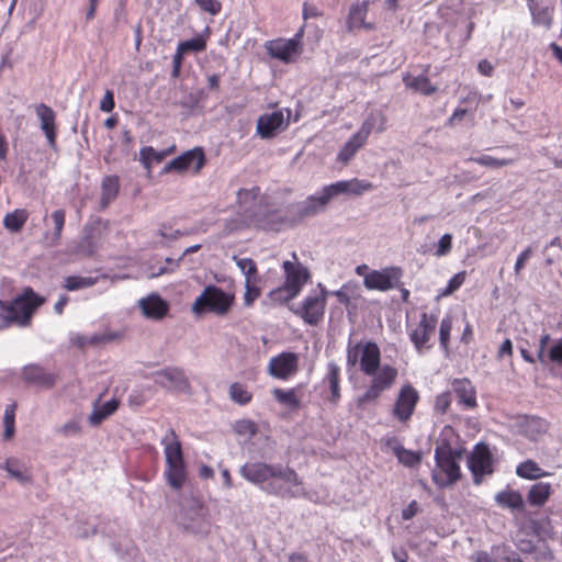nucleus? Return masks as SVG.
<instances>
[{
  "mask_svg": "<svg viewBox=\"0 0 562 562\" xmlns=\"http://www.w3.org/2000/svg\"><path fill=\"white\" fill-rule=\"evenodd\" d=\"M359 362L360 370L371 376L370 384L359 397V404L376 402L396 381L398 371L391 364L380 366L381 351L373 341L357 342L347 348V366L352 368Z\"/></svg>",
  "mask_w": 562,
  "mask_h": 562,
  "instance_id": "obj_1",
  "label": "nucleus"
},
{
  "mask_svg": "<svg viewBox=\"0 0 562 562\" xmlns=\"http://www.w3.org/2000/svg\"><path fill=\"white\" fill-rule=\"evenodd\" d=\"M239 473L269 495L282 498H297L306 495L302 477L289 465L251 462L244 464Z\"/></svg>",
  "mask_w": 562,
  "mask_h": 562,
  "instance_id": "obj_2",
  "label": "nucleus"
},
{
  "mask_svg": "<svg viewBox=\"0 0 562 562\" xmlns=\"http://www.w3.org/2000/svg\"><path fill=\"white\" fill-rule=\"evenodd\" d=\"M45 303V297L27 286L12 301L0 300V330L16 324L29 326L36 310Z\"/></svg>",
  "mask_w": 562,
  "mask_h": 562,
  "instance_id": "obj_3",
  "label": "nucleus"
},
{
  "mask_svg": "<svg viewBox=\"0 0 562 562\" xmlns=\"http://www.w3.org/2000/svg\"><path fill=\"white\" fill-rule=\"evenodd\" d=\"M166 467L164 476L170 487L179 491L183 487L188 471L183 458L182 445L178 435L173 429H169L167 435L161 439Z\"/></svg>",
  "mask_w": 562,
  "mask_h": 562,
  "instance_id": "obj_4",
  "label": "nucleus"
},
{
  "mask_svg": "<svg viewBox=\"0 0 562 562\" xmlns=\"http://www.w3.org/2000/svg\"><path fill=\"white\" fill-rule=\"evenodd\" d=\"M461 453L453 450L450 445L438 446L435 450L436 469L432 472V481L439 487H447L461 477V469L458 460Z\"/></svg>",
  "mask_w": 562,
  "mask_h": 562,
  "instance_id": "obj_5",
  "label": "nucleus"
},
{
  "mask_svg": "<svg viewBox=\"0 0 562 562\" xmlns=\"http://www.w3.org/2000/svg\"><path fill=\"white\" fill-rule=\"evenodd\" d=\"M234 304V295L225 292L223 289L210 284L204 288L202 293L195 299L191 311L196 316L207 313L223 316L227 314Z\"/></svg>",
  "mask_w": 562,
  "mask_h": 562,
  "instance_id": "obj_6",
  "label": "nucleus"
},
{
  "mask_svg": "<svg viewBox=\"0 0 562 562\" xmlns=\"http://www.w3.org/2000/svg\"><path fill=\"white\" fill-rule=\"evenodd\" d=\"M494 463L495 460L488 445L479 442L473 447L468 457V468L475 485L482 484L485 476L494 473Z\"/></svg>",
  "mask_w": 562,
  "mask_h": 562,
  "instance_id": "obj_7",
  "label": "nucleus"
},
{
  "mask_svg": "<svg viewBox=\"0 0 562 562\" xmlns=\"http://www.w3.org/2000/svg\"><path fill=\"white\" fill-rule=\"evenodd\" d=\"M438 325V316L432 313L423 312L419 322L407 327L409 340L414 345L417 352L432 348L430 342Z\"/></svg>",
  "mask_w": 562,
  "mask_h": 562,
  "instance_id": "obj_8",
  "label": "nucleus"
},
{
  "mask_svg": "<svg viewBox=\"0 0 562 562\" xmlns=\"http://www.w3.org/2000/svg\"><path fill=\"white\" fill-rule=\"evenodd\" d=\"M419 400L420 395L416 387L411 383L402 385L392 408L393 418L403 425H407L416 411Z\"/></svg>",
  "mask_w": 562,
  "mask_h": 562,
  "instance_id": "obj_9",
  "label": "nucleus"
},
{
  "mask_svg": "<svg viewBox=\"0 0 562 562\" xmlns=\"http://www.w3.org/2000/svg\"><path fill=\"white\" fill-rule=\"evenodd\" d=\"M327 292L324 288L318 293L307 295L302 305L294 310V314L301 317L305 324L317 326L325 315Z\"/></svg>",
  "mask_w": 562,
  "mask_h": 562,
  "instance_id": "obj_10",
  "label": "nucleus"
},
{
  "mask_svg": "<svg viewBox=\"0 0 562 562\" xmlns=\"http://www.w3.org/2000/svg\"><path fill=\"white\" fill-rule=\"evenodd\" d=\"M329 199H326L324 189L318 195H310L306 200L288 206L289 224L295 225L303 222L307 217L315 216L323 210Z\"/></svg>",
  "mask_w": 562,
  "mask_h": 562,
  "instance_id": "obj_11",
  "label": "nucleus"
},
{
  "mask_svg": "<svg viewBox=\"0 0 562 562\" xmlns=\"http://www.w3.org/2000/svg\"><path fill=\"white\" fill-rule=\"evenodd\" d=\"M403 271L400 267H386L381 270H371L364 276L363 285L368 290H376L381 292L398 288Z\"/></svg>",
  "mask_w": 562,
  "mask_h": 562,
  "instance_id": "obj_12",
  "label": "nucleus"
},
{
  "mask_svg": "<svg viewBox=\"0 0 562 562\" xmlns=\"http://www.w3.org/2000/svg\"><path fill=\"white\" fill-rule=\"evenodd\" d=\"M205 165V154L201 147L187 150L180 156L165 165L162 172L168 173L176 171L183 173L191 171L193 175L200 173Z\"/></svg>",
  "mask_w": 562,
  "mask_h": 562,
  "instance_id": "obj_13",
  "label": "nucleus"
},
{
  "mask_svg": "<svg viewBox=\"0 0 562 562\" xmlns=\"http://www.w3.org/2000/svg\"><path fill=\"white\" fill-rule=\"evenodd\" d=\"M299 367L300 357L297 353L282 351L269 360L267 371L274 379L288 381L297 373Z\"/></svg>",
  "mask_w": 562,
  "mask_h": 562,
  "instance_id": "obj_14",
  "label": "nucleus"
},
{
  "mask_svg": "<svg viewBox=\"0 0 562 562\" xmlns=\"http://www.w3.org/2000/svg\"><path fill=\"white\" fill-rule=\"evenodd\" d=\"M302 31L295 34L294 37L284 40L277 38L268 41L265 44L267 53L283 63H291L295 56H299L302 52Z\"/></svg>",
  "mask_w": 562,
  "mask_h": 562,
  "instance_id": "obj_15",
  "label": "nucleus"
},
{
  "mask_svg": "<svg viewBox=\"0 0 562 562\" xmlns=\"http://www.w3.org/2000/svg\"><path fill=\"white\" fill-rule=\"evenodd\" d=\"M282 268L285 276L283 285L290 291V297H296L311 278L310 271L301 263L288 260L283 262Z\"/></svg>",
  "mask_w": 562,
  "mask_h": 562,
  "instance_id": "obj_16",
  "label": "nucleus"
},
{
  "mask_svg": "<svg viewBox=\"0 0 562 562\" xmlns=\"http://www.w3.org/2000/svg\"><path fill=\"white\" fill-rule=\"evenodd\" d=\"M551 336L543 333L538 341V362L543 366L562 367V339H555L549 346Z\"/></svg>",
  "mask_w": 562,
  "mask_h": 562,
  "instance_id": "obj_17",
  "label": "nucleus"
},
{
  "mask_svg": "<svg viewBox=\"0 0 562 562\" xmlns=\"http://www.w3.org/2000/svg\"><path fill=\"white\" fill-rule=\"evenodd\" d=\"M289 121L285 120L283 111L278 110L272 113H265L257 121V134L265 139L272 138L280 130H285Z\"/></svg>",
  "mask_w": 562,
  "mask_h": 562,
  "instance_id": "obj_18",
  "label": "nucleus"
},
{
  "mask_svg": "<svg viewBox=\"0 0 562 562\" xmlns=\"http://www.w3.org/2000/svg\"><path fill=\"white\" fill-rule=\"evenodd\" d=\"M374 186L366 180L353 178L351 180H341L329 186L324 187L326 199L329 201L338 194L348 193L353 195H361L362 193L370 191Z\"/></svg>",
  "mask_w": 562,
  "mask_h": 562,
  "instance_id": "obj_19",
  "label": "nucleus"
},
{
  "mask_svg": "<svg viewBox=\"0 0 562 562\" xmlns=\"http://www.w3.org/2000/svg\"><path fill=\"white\" fill-rule=\"evenodd\" d=\"M284 223H289V215L283 217L278 210L262 212L260 209L259 212L247 215L245 227L254 226L265 231H279Z\"/></svg>",
  "mask_w": 562,
  "mask_h": 562,
  "instance_id": "obj_20",
  "label": "nucleus"
},
{
  "mask_svg": "<svg viewBox=\"0 0 562 562\" xmlns=\"http://www.w3.org/2000/svg\"><path fill=\"white\" fill-rule=\"evenodd\" d=\"M260 188L240 189L237 192V204L240 211V226L247 225V215L257 213L261 209Z\"/></svg>",
  "mask_w": 562,
  "mask_h": 562,
  "instance_id": "obj_21",
  "label": "nucleus"
},
{
  "mask_svg": "<svg viewBox=\"0 0 562 562\" xmlns=\"http://www.w3.org/2000/svg\"><path fill=\"white\" fill-rule=\"evenodd\" d=\"M451 385L458 403L464 409H474L477 406L475 386L468 378L454 379Z\"/></svg>",
  "mask_w": 562,
  "mask_h": 562,
  "instance_id": "obj_22",
  "label": "nucleus"
},
{
  "mask_svg": "<svg viewBox=\"0 0 562 562\" xmlns=\"http://www.w3.org/2000/svg\"><path fill=\"white\" fill-rule=\"evenodd\" d=\"M36 115L41 121V128L44 132L48 144L54 147L56 144V114L54 110L45 103H40L35 106Z\"/></svg>",
  "mask_w": 562,
  "mask_h": 562,
  "instance_id": "obj_23",
  "label": "nucleus"
},
{
  "mask_svg": "<svg viewBox=\"0 0 562 562\" xmlns=\"http://www.w3.org/2000/svg\"><path fill=\"white\" fill-rule=\"evenodd\" d=\"M158 383L165 387L184 391L190 387L184 372L178 368H168L156 373Z\"/></svg>",
  "mask_w": 562,
  "mask_h": 562,
  "instance_id": "obj_24",
  "label": "nucleus"
},
{
  "mask_svg": "<svg viewBox=\"0 0 562 562\" xmlns=\"http://www.w3.org/2000/svg\"><path fill=\"white\" fill-rule=\"evenodd\" d=\"M23 378L26 382L42 387H52L56 383V375L44 368L32 364L23 369Z\"/></svg>",
  "mask_w": 562,
  "mask_h": 562,
  "instance_id": "obj_25",
  "label": "nucleus"
},
{
  "mask_svg": "<svg viewBox=\"0 0 562 562\" xmlns=\"http://www.w3.org/2000/svg\"><path fill=\"white\" fill-rule=\"evenodd\" d=\"M326 369L327 371L323 382L327 383L330 390L328 402L331 405L337 406L341 398L340 368L335 362H328Z\"/></svg>",
  "mask_w": 562,
  "mask_h": 562,
  "instance_id": "obj_26",
  "label": "nucleus"
},
{
  "mask_svg": "<svg viewBox=\"0 0 562 562\" xmlns=\"http://www.w3.org/2000/svg\"><path fill=\"white\" fill-rule=\"evenodd\" d=\"M301 389V385L288 390L276 387L272 390V396L282 406L292 411H299L302 404Z\"/></svg>",
  "mask_w": 562,
  "mask_h": 562,
  "instance_id": "obj_27",
  "label": "nucleus"
},
{
  "mask_svg": "<svg viewBox=\"0 0 562 562\" xmlns=\"http://www.w3.org/2000/svg\"><path fill=\"white\" fill-rule=\"evenodd\" d=\"M494 498L502 508L510 509L512 512L525 509V502L519 491L507 487L496 493Z\"/></svg>",
  "mask_w": 562,
  "mask_h": 562,
  "instance_id": "obj_28",
  "label": "nucleus"
},
{
  "mask_svg": "<svg viewBox=\"0 0 562 562\" xmlns=\"http://www.w3.org/2000/svg\"><path fill=\"white\" fill-rule=\"evenodd\" d=\"M143 313L150 318L160 319L169 311L168 303L159 295L153 294L140 301Z\"/></svg>",
  "mask_w": 562,
  "mask_h": 562,
  "instance_id": "obj_29",
  "label": "nucleus"
},
{
  "mask_svg": "<svg viewBox=\"0 0 562 562\" xmlns=\"http://www.w3.org/2000/svg\"><path fill=\"white\" fill-rule=\"evenodd\" d=\"M176 149L175 144L159 151L151 146H145L139 150V161L147 171H150L154 162H161L167 156L173 154Z\"/></svg>",
  "mask_w": 562,
  "mask_h": 562,
  "instance_id": "obj_30",
  "label": "nucleus"
},
{
  "mask_svg": "<svg viewBox=\"0 0 562 562\" xmlns=\"http://www.w3.org/2000/svg\"><path fill=\"white\" fill-rule=\"evenodd\" d=\"M387 127V117L381 112H371L366 120L362 122L359 133L364 139L368 140L372 131H376L378 133H382Z\"/></svg>",
  "mask_w": 562,
  "mask_h": 562,
  "instance_id": "obj_31",
  "label": "nucleus"
},
{
  "mask_svg": "<svg viewBox=\"0 0 562 562\" xmlns=\"http://www.w3.org/2000/svg\"><path fill=\"white\" fill-rule=\"evenodd\" d=\"M120 192V178L119 176H106L101 182V198L100 205L106 209L113 202Z\"/></svg>",
  "mask_w": 562,
  "mask_h": 562,
  "instance_id": "obj_32",
  "label": "nucleus"
},
{
  "mask_svg": "<svg viewBox=\"0 0 562 562\" xmlns=\"http://www.w3.org/2000/svg\"><path fill=\"white\" fill-rule=\"evenodd\" d=\"M403 82L411 90L426 97H429L437 91V87L426 76H412L406 74L403 76Z\"/></svg>",
  "mask_w": 562,
  "mask_h": 562,
  "instance_id": "obj_33",
  "label": "nucleus"
},
{
  "mask_svg": "<svg viewBox=\"0 0 562 562\" xmlns=\"http://www.w3.org/2000/svg\"><path fill=\"white\" fill-rule=\"evenodd\" d=\"M334 295L337 297V301L346 307L349 315L356 313L358 300L361 299L356 286L344 284L339 290L334 292Z\"/></svg>",
  "mask_w": 562,
  "mask_h": 562,
  "instance_id": "obj_34",
  "label": "nucleus"
},
{
  "mask_svg": "<svg viewBox=\"0 0 562 562\" xmlns=\"http://www.w3.org/2000/svg\"><path fill=\"white\" fill-rule=\"evenodd\" d=\"M552 495L550 483L539 482L530 486L527 494V502L531 506H543Z\"/></svg>",
  "mask_w": 562,
  "mask_h": 562,
  "instance_id": "obj_35",
  "label": "nucleus"
},
{
  "mask_svg": "<svg viewBox=\"0 0 562 562\" xmlns=\"http://www.w3.org/2000/svg\"><path fill=\"white\" fill-rule=\"evenodd\" d=\"M120 406V401L112 398L102 405L94 404L93 411L89 416V423L92 426H99L105 418L114 414Z\"/></svg>",
  "mask_w": 562,
  "mask_h": 562,
  "instance_id": "obj_36",
  "label": "nucleus"
},
{
  "mask_svg": "<svg viewBox=\"0 0 562 562\" xmlns=\"http://www.w3.org/2000/svg\"><path fill=\"white\" fill-rule=\"evenodd\" d=\"M366 143L367 139H364L359 133H355L339 150L337 155L338 161L344 165L348 164Z\"/></svg>",
  "mask_w": 562,
  "mask_h": 562,
  "instance_id": "obj_37",
  "label": "nucleus"
},
{
  "mask_svg": "<svg viewBox=\"0 0 562 562\" xmlns=\"http://www.w3.org/2000/svg\"><path fill=\"white\" fill-rule=\"evenodd\" d=\"M369 10V1H362L350 8L348 15V24L350 27H362L366 30H372L373 24L366 23L364 19Z\"/></svg>",
  "mask_w": 562,
  "mask_h": 562,
  "instance_id": "obj_38",
  "label": "nucleus"
},
{
  "mask_svg": "<svg viewBox=\"0 0 562 562\" xmlns=\"http://www.w3.org/2000/svg\"><path fill=\"white\" fill-rule=\"evenodd\" d=\"M29 218V212L25 209H15L8 213L3 218V226L12 232H20Z\"/></svg>",
  "mask_w": 562,
  "mask_h": 562,
  "instance_id": "obj_39",
  "label": "nucleus"
},
{
  "mask_svg": "<svg viewBox=\"0 0 562 562\" xmlns=\"http://www.w3.org/2000/svg\"><path fill=\"white\" fill-rule=\"evenodd\" d=\"M516 474L526 480H538L548 475L536 461L526 460L519 463L516 468Z\"/></svg>",
  "mask_w": 562,
  "mask_h": 562,
  "instance_id": "obj_40",
  "label": "nucleus"
},
{
  "mask_svg": "<svg viewBox=\"0 0 562 562\" xmlns=\"http://www.w3.org/2000/svg\"><path fill=\"white\" fill-rule=\"evenodd\" d=\"M533 24L550 29L553 23V8L529 3Z\"/></svg>",
  "mask_w": 562,
  "mask_h": 562,
  "instance_id": "obj_41",
  "label": "nucleus"
},
{
  "mask_svg": "<svg viewBox=\"0 0 562 562\" xmlns=\"http://www.w3.org/2000/svg\"><path fill=\"white\" fill-rule=\"evenodd\" d=\"M393 452L396 456L398 462L407 468H415L422 461L420 452L405 449L401 445L393 447Z\"/></svg>",
  "mask_w": 562,
  "mask_h": 562,
  "instance_id": "obj_42",
  "label": "nucleus"
},
{
  "mask_svg": "<svg viewBox=\"0 0 562 562\" xmlns=\"http://www.w3.org/2000/svg\"><path fill=\"white\" fill-rule=\"evenodd\" d=\"M11 477L15 479L20 483L31 482V475L27 470L15 459H8L3 465Z\"/></svg>",
  "mask_w": 562,
  "mask_h": 562,
  "instance_id": "obj_43",
  "label": "nucleus"
},
{
  "mask_svg": "<svg viewBox=\"0 0 562 562\" xmlns=\"http://www.w3.org/2000/svg\"><path fill=\"white\" fill-rule=\"evenodd\" d=\"M229 398L239 405H247L252 400V394L247 387L238 382H234L229 385L228 390Z\"/></svg>",
  "mask_w": 562,
  "mask_h": 562,
  "instance_id": "obj_44",
  "label": "nucleus"
},
{
  "mask_svg": "<svg viewBox=\"0 0 562 562\" xmlns=\"http://www.w3.org/2000/svg\"><path fill=\"white\" fill-rule=\"evenodd\" d=\"M95 282H97V278L69 276L65 279L64 286L68 291H76V290L92 286L95 284Z\"/></svg>",
  "mask_w": 562,
  "mask_h": 562,
  "instance_id": "obj_45",
  "label": "nucleus"
},
{
  "mask_svg": "<svg viewBox=\"0 0 562 562\" xmlns=\"http://www.w3.org/2000/svg\"><path fill=\"white\" fill-rule=\"evenodd\" d=\"M453 318L451 315H446L439 325V342L440 347L445 350H449L450 335L452 330Z\"/></svg>",
  "mask_w": 562,
  "mask_h": 562,
  "instance_id": "obj_46",
  "label": "nucleus"
},
{
  "mask_svg": "<svg viewBox=\"0 0 562 562\" xmlns=\"http://www.w3.org/2000/svg\"><path fill=\"white\" fill-rule=\"evenodd\" d=\"M471 160L480 166L488 168H502L515 162V159L512 158L498 159L490 155H481L479 157L471 158Z\"/></svg>",
  "mask_w": 562,
  "mask_h": 562,
  "instance_id": "obj_47",
  "label": "nucleus"
},
{
  "mask_svg": "<svg viewBox=\"0 0 562 562\" xmlns=\"http://www.w3.org/2000/svg\"><path fill=\"white\" fill-rule=\"evenodd\" d=\"M15 409L16 404H10L5 407L4 416H3V425H4V439L9 440L13 437L15 432Z\"/></svg>",
  "mask_w": 562,
  "mask_h": 562,
  "instance_id": "obj_48",
  "label": "nucleus"
},
{
  "mask_svg": "<svg viewBox=\"0 0 562 562\" xmlns=\"http://www.w3.org/2000/svg\"><path fill=\"white\" fill-rule=\"evenodd\" d=\"M259 282H260V278H257V279L248 278V280H246V282H245L246 292H245V296H244L245 305H247V306L252 305V303L260 296L261 291L258 285Z\"/></svg>",
  "mask_w": 562,
  "mask_h": 562,
  "instance_id": "obj_49",
  "label": "nucleus"
},
{
  "mask_svg": "<svg viewBox=\"0 0 562 562\" xmlns=\"http://www.w3.org/2000/svg\"><path fill=\"white\" fill-rule=\"evenodd\" d=\"M177 48L183 55L189 52H203L206 48V41L202 36H196L189 41L180 42Z\"/></svg>",
  "mask_w": 562,
  "mask_h": 562,
  "instance_id": "obj_50",
  "label": "nucleus"
},
{
  "mask_svg": "<svg viewBox=\"0 0 562 562\" xmlns=\"http://www.w3.org/2000/svg\"><path fill=\"white\" fill-rule=\"evenodd\" d=\"M236 266L241 270V272L245 274L246 280L249 279H257L258 270L257 265L251 258H237L235 257Z\"/></svg>",
  "mask_w": 562,
  "mask_h": 562,
  "instance_id": "obj_51",
  "label": "nucleus"
},
{
  "mask_svg": "<svg viewBox=\"0 0 562 562\" xmlns=\"http://www.w3.org/2000/svg\"><path fill=\"white\" fill-rule=\"evenodd\" d=\"M467 278V272L461 271L454 274L448 282L447 286L442 290L441 296H448L454 293L457 290L461 288Z\"/></svg>",
  "mask_w": 562,
  "mask_h": 562,
  "instance_id": "obj_52",
  "label": "nucleus"
},
{
  "mask_svg": "<svg viewBox=\"0 0 562 562\" xmlns=\"http://www.w3.org/2000/svg\"><path fill=\"white\" fill-rule=\"evenodd\" d=\"M451 405L450 392H442L435 398L434 408L438 414H446Z\"/></svg>",
  "mask_w": 562,
  "mask_h": 562,
  "instance_id": "obj_53",
  "label": "nucleus"
},
{
  "mask_svg": "<svg viewBox=\"0 0 562 562\" xmlns=\"http://www.w3.org/2000/svg\"><path fill=\"white\" fill-rule=\"evenodd\" d=\"M452 249V235L451 234H445L440 237L436 245L435 255L437 257H443L447 256Z\"/></svg>",
  "mask_w": 562,
  "mask_h": 562,
  "instance_id": "obj_54",
  "label": "nucleus"
},
{
  "mask_svg": "<svg viewBox=\"0 0 562 562\" xmlns=\"http://www.w3.org/2000/svg\"><path fill=\"white\" fill-rule=\"evenodd\" d=\"M199 8L210 13L211 15H217L222 11V3L218 0H194Z\"/></svg>",
  "mask_w": 562,
  "mask_h": 562,
  "instance_id": "obj_55",
  "label": "nucleus"
},
{
  "mask_svg": "<svg viewBox=\"0 0 562 562\" xmlns=\"http://www.w3.org/2000/svg\"><path fill=\"white\" fill-rule=\"evenodd\" d=\"M81 430L80 422L77 419H71L58 428V432L65 437L79 435Z\"/></svg>",
  "mask_w": 562,
  "mask_h": 562,
  "instance_id": "obj_56",
  "label": "nucleus"
},
{
  "mask_svg": "<svg viewBox=\"0 0 562 562\" xmlns=\"http://www.w3.org/2000/svg\"><path fill=\"white\" fill-rule=\"evenodd\" d=\"M481 102V94L475 90H469L467 94L460 100V104H464L465 108L474 111L477 109Z\"/></svg>",
  "mask_w": 562,
  "mask_h": 562,
  "instance_id": "obj_57",
  "label": "nucleus"
},
{
  "mask_svg": "<svg viewBox=\"0 0 562 562\" xmlns=\"http://www.w3.org/2000/svg\"><path fill=\"white\" fill-rule=\"evenodd\" d=\"M269 299L272 302L282 304L293 300L294 297H290V291H288V289H285V286L282 285L270 291Z\"/></svg>",
  "mask_w": 562,
  "mask_h": 562,
  "instance_id": "obj_58",
  "label": "nucleus"
},
{
  "mask_svg": "<svg viewBox=\"0 0 562 562\" xmlns=\"http://www.w3.org/2000/svg\"><path fill=\"white\" fill-rule=\"evenodd\" d=\"M52 220L55 225V235L57 238L61 236L65 226L66 214L64 210H56L52 213Z\"/></svg>",
  "mask_w": 562,
  "mask_h": 562,
  "instance_id": "obj_59",
  "label": "nucleus"
},
{
  "mask_svg": "<svg viewBox=\"0 0 562 562\" xmlns=\"http://www.w3.org/2000/svg\"><path fill=\"white\" fill-rule=\"evenodd\" d=\"M119 338L117 334L114 333H103V334H94L90 336V342L92 346L105 345L111 341H114Z\"/></svg>",
  "mask_w": 562,
  "mask_h": 562,
  "instance_id": "obj_60",
  "label": "nucleus"
},
{
  "mask_svg": "<svg viewBox=\"0 0 562 562\" xmlns=\"http://www.w3.org/2000/svg\"><path fill=\"white\" fill-rule=\"evenodd\" d=\"M470 111L471 110L465 106L456 108L451 116L448 119L446 125L454 126L456 124L460 123Z\"/></svg>",
  "mask_w": 562,
  "mask_h": 562,
  "instance_id": "obj_61",
  "label": "nucleus"
},
{
  "mask_svg": "<svg viewBox=\"0 0 562 562\" xmlns=\"http://www.w3.org/2000/svg\"><path fill=\"white\" fill-rule=\"evenodd\" d=\"M114 93L111 90H106L100 102V110L102 112H111L114 109Z\"/></svg>",
  "mask_w": 562,
  "mask_h": 562,
  "instance_id": "obj_62",
  "label": "nucleus"
},
{
  "mask_svg": "<svg viewBox=\"0 0 562 562\" xmlns=\"http://www.w3.org/2000/svg\"><path fill=\"white\" fill-rule=\"evenodd\" d=\"M532 254V249L530 247L526 248L525 250H522L517 260H516V263H515V273L516 274H519L520 271L524 269L527 260L530 258Z\"/></svg>",
  "mask_w": 562,
  "mask_h": 562,
  "instance_id": "obj_63",
  "label": "nucleus"
},
{
  "mask_svg": "<svg viewBox=\"0 0 562 562\" xmlns=\"http://www.w3.org/2000/svg\"><path fill=\"white\" fill-rule=\"evenodd\" d=\"M322 15V12L318 10V8L314 4L304 3L303 5V18L305 20L311 18H318Z\"/></svg>",
  "mask_w": 562,
  "mask_h": 562,
  "instance_id": "obj_64",
  "label": "nucleus"
}]
</instances>
